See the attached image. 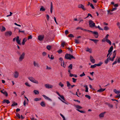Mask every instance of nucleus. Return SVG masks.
Listing matches in <instances>:
<instances>
[{
  "mask_svg": "<svg viewBox=\"0 0 120 120\" xmlns=\"http://www.w3.org/2000/svg\"><path fill=\"white\" fill-rule=\"evenodd\" d=\"M116 54V51L115 50L113 52V56L112 58H111L110 57V56H109V57L107 58L106 60L105 61V63L106 64H107L109 61V60H110L112 61H113L114 60V59L115 57Z\"/></svg>",
  "mask_w": 120,
  "mask_h": 120,
  "instance_id": "f257e3e1",
  "label": "nucleus"
},
{
  "mask_svg": "<svg viewBox=\"0 0 120 120\" xmlns=\"http://www.w3.org/2000/svg\"><path fill=\"white\" fill-rule=\"evenodd\" d=\"M65 58L66 59L69 60H71L72 59H75V58L73 55L68 53H66L65 54Z\"/></svg>",
  "mask_w": 120,
  "mask_h": 120,
  "instance_id": "f03ea898",
  "label": "nucleus"
},
{
  "mask_svg": "<svg viewBox=\"0 0 120 120\" xmlns=\"http://www.w3.org/2000/svg\"><path fill=\"white\" fill-rule=\"evenodd\" d=\"M15 40L18 44L20 45H21V39H19V36H17V37H15L13 38V41H15Z\"/></svg>",
  "mask_w": 120,
  "mask_h": 120,
  "instance_id": "7ed1b4c3",
  "label": "nucleus"
},
{
  "mask_svg": "<svg viewBox=\"0 0 120 120\" xmlns=\"http://www.w3.org/2000/svg\"><path fill=\"white\" fill-rule=\"evenodd\" d=\"M28 78L30 80L31 82L37 84L38 83V81L36 80L34 78L32 77H29Z\"/></svg>",
  "mask_w": 120,
  "mask_h": 120,
  "instance_id": "20e7f679",
  "label": "nucleus"
},
{
  "mask_svg": "<svg viewBox=\"0 0 120 120\" xmlns=\"http://www.w3.org/2000/svg\"><path fill=\"white\" fill-rule=\"evenodd\" d=\"M89 23L90 27L92 28L95 26V23L92 20H90L89 21Z\"/></svg>",
  "mask_w": 120,
  "mask_h": 120,
  "instance_id": "39448f33",
  "label": "nucleus"
},
{
  "mask_svg": "<svg viewBox=\"0 0 120 120\" xmlns=\"http://www.w3.org/2000/svg\"><path fill=\"white\" fill-rule=\"evenodd\" d=\"M25 55V54L24 52L22 53V54L20 55L19 58V62L21 61L24 59Z\"/></svg>",
  "mask_w": 120,
  "mask_h": 120,
  "instance_id": "423d86ee",
  "label": "nucleus"
},
{
  "mask_svg": "<svg viewBox=\"0 0 120 120\" xmlns=\"http://www.w3.org/2000/svg\"><path fill=\"white\" fill-rule=\"evenodd\" d=\"M12 32L10 31H6L5 33V36H10L12 34Z\"/></svg>",
  "mask_w": 120,
  "mask_h": 120,
  "instance_id": "0eeeda50",
  "label": "nucleus"
},
{
  "mask_svg": "<svg viewBox=\"0 0 120 120\" xmlns=\"http://www.w3.org/2000/svg\"><path fill=\"white\" fill-rule=\"evenodd\" d=\"M91 32L94 35V36L96 38H97L98 37L99 35L98 33L97 32L91 31Z\"/></svg>",
  "mask_w": 120,
  "mask_h": 120,
  "instance_id": "6e6552de",
  "label": "nucleus"
},
{
  "mask_svg": "<svg viewBox=\"0 0 120 120\" xmlns=\"http://www.w3.org/2000/svg\"><path fill=\"white\" fill-rule=\"evenodd\" d=\"M44 35H39L38 37V39L40 41H41L43 40L44 38Z\"/></svg>",
  "mask_w": 120,
  "mask_h": 120,
  "instance_id": "1a4fd4ad",
  "label": "nucleus"
},
{
  "mask_svg": "<svg viewBox=\"0 0 120 120\" xmlns=\"http://www.w3.org/2000/svg\"><path fill=\"white\" fill-rule=\"evenodd\" d=\"M78 7L79 8H82V9L84 11L86 10L85 8H84V6L82 4H80L78 5Z\"/></svg>",
  "mask_w": 120,
  "mask_h": 120,
  "instance_id": "9d476101",
  "label": "nucleus"
},
{
  "mask_svg": "<svg viewBox=\"0 0 120 120\" xmlns=\"http://www.w3.org/2000/svg\"><path fill=\"white\" fill-rule=\"evenodd\" d=\"M90 59L91 62L93 63H94L95 62V60L94 59L93 57L91 56H90Z\"/></svg>",
  "mask_w": 120,
  "mask_h": 120,
  "instance_id": "9b49d317",
  "label": "nucleus"
},
{
  "mask_svg": "<svg viewBox=\"0 0 120 120\" xmlns=\"http://www.w3.org/2000/svg\"><path fill=\"white\" fill-rule=\"evenodd\" d=\"M45 86L46 88L48 89L51 88L53 87L52 86L49 85L48 84H45Z\"/></svg>",
  "mask_w": 120,
  "mask_h": 120,
  "instance_id": "f8f14e48",
  "label": "nucleus"
},
{
  "mask_svg": "<svg viewBox=\"0 0 120 120\" xmlns=\"http://www.w3.org/2000/svg\"><path fill=\"white\" fill-rule=\"evenodd\" d=\"M46 9L45 8L44 6H41V8H40V11L41 12H44L45 11Z\"/></svg>",
  "mask_w": 120,
  "mask_h": 120,
  "instance_id": "ddd939ff",
  "label": "nucleus"
},
{
  "mask_svg": "<svg viewBox=\"0 0 120 120\" xmlns=\"http://www.w3.org/2000/svg\"><path fill=\"white\" fill-rule=\"evenodd\" d=\"M19 75V73L17 71H15L14 74V76L15 78H17Z\"/></svg>",
  "mask_w": 120,
  "mask_h": 120,
  "instance_id": "4468645a",
  "label": "nucleus"
},
{
  "mask_svg": "<svg viewBox=\"0 0 120 120\" xmlns=\"http://www.w3.org/2000/svg\"><path fill=\"white\" fill-rule=\"evenodd\" d=\"M33 64L34 67H36L38 68L39 67V65L38 63H36L35 61L34 62Z\"/></svg>",
  "mask_w": 120,
  "mask_h": 120,
  "instance_id": "2eb2a0df",
  "label": "nucleus"
},
{
  "mask_svg": "<svg viewBox=\"0 0 120 120\" xmlns=\"http://www.w3.org/2000/svg\"><path fill=\"white\" fill-rule=\"evenodd\" d=\"M42 96L46 99L47 100L49 101H51L52 100L50 98H49V97L46 96L44 95H42Z\"/></svg>",
  "mask_w": 120,
  "mask_h": 120,
  "instance_id": "dca6fc26",
  "label": "nucleus"
},
{
  "mask_svg": "<svg viewBox=\"0 0 120 120\" xmlns=\"http://www.w3.org/2000/svg\"><path fill=\"white\" fill-rule=\"evenodd\" d=\"M105 112H102L99 115V116L100 118L103 117H104V115L105 113Z\"/></svg>",
  "mask_w": 120,
  "mask_h": 120,
  "instance_id": "f3484780",
  "label": "nucleus"
},
{
  "mask_svg": "<svg viewBox=\"0 0 120 120\" xmlns=\"http://www.w3.org/2000/svg\"><path fill=\"white\" fill-rule=\"evenodd\" d=\"M53 10V5L52 2H51V6L50 8V11L51 14H52V12Z\"/></svg>",
  "mask_w": 120,
  "mask_h": 120,
  "instance_id": "a211bd4d",
  "label": "nucleus"
},
{
  "mask_svg": "<svg viewBox=\"0 0 120 120\" xmlns=\"http://www.w3.org/2000/svg\"><path fill=\"white\" fill-rule=\"evenodd\" d=\"M3 103H6L7 104H8L10 103V102L8 100L5 99L3 102Z\"/></svg>",
  "mask_w": 120,
  "mask_h": 120,
  "instance_id": "6ab92c4d",
  "label": "nucleus"
},
{
  "mask_svg": "<svg viewBox=\"0 0 120 120\" xmlns=\"http://www.w3.org/2000/svg\"><path fill=\"white\" fill-rule=\"evenodd\" d=\"M105 89H102L101 88L100 89L98 90L97 91L98 92H102L103 91H105Z\"/></svg>",
  "mask_w": 120,
  "mask_h": 120,
  "instance_id": "aec40b11",
  "label": "nucleus"
},
{
  "mask_svg": "<svg viewBox=\"0 0 120 120\" xmlns=\"http://www.w3.org/2000/svg\"><path fill=\"white\" fill-rule=\"evenodd\" d=\"M113 49V46H112L111 47L109 48V50H108V52H111Z\"/></svg>",
  "mask_w": 120,
  "mask_h": 120,
  "instance_id": "412c9836",
  "label": "nucleus"
},
{
  "mask_svg": "<svg viewBox=\"0 0 120 120\" xmlns=\"http://www.w3.org/2000/svg\"><path fill=\"white\" fill-rule=\"evenodd\" d=\"M113 91L116 94H119L120 92L119 91H117L116 89H115L113 90Z\"/></svg>",
  "mask_w": 120,
  "mask_h": 120,
  "instance_id": "4be33fe9",
  "label": "nucleus"
},
{
  "mask_svg": "<svg viewBox=\"0 0 120 120\" xmlns=\"http://www.w3.org/2000/svg\"><path fill=\"white\" fill-rule=\"evenodd\" d=\"M40 105L42 107H44L45 106L44 102L43 101L41 102L40 103Z\"/></svg>",
  "mask_w": 120,
  "mask_h": 120,
  "instance_id": "5701e85b",
  "label": "nucleus"
},
{
  "mask_svg": "<svg viewBox=\"0 0 120 120\" xmlns=\"http://www.w3.org/2000/svg\"><path fill=\"white\" fill-rule=\"evenodd\" d=\"M86 49V52H89L90 53H92V50L91 49H89L88 48H87Z\"/></svg>",
  "mask_w": 120,
  "mask_h": 120,
  "instance_id": "b1692460",
  "label": "nucleus"
},
{
  "mask_svg": "<svg viewBox=\"0 0 120 120\" xmlns=\"http://www.w3.org/2000/svg\"><path fill=\"white\" fill-rule=\"evenodd\" d=\"M27 41L26 39L25 38H24L23 40L22 41V44L23 45H24L25 44V42Z\"/></svg>",
  "mask_w": 120,
  "mask_h": 120,
  "instance_id": "393cba45",
  "label": "nucleus"
},
{
  "mask_svg": "<svg viewBox=\"0 0 120 120\" xmlns=\"http://www.w3.org/2000/svg\"><path fill=\"white\" fill-rule=\"evenodd\" d=\"M76 110L82 113H85L86 112L85 111H84L82 110H80L79 109H76Z\"/></svg>",
  "mask_w": 120,
  "mask_h": 120,
  "instance_id": "a878e982",
  "label": "nucleus"
},
{
  "mask_svg": "<svg viewBox=\"0 0 120 120\" xmlns=\"http://www.w3.org/2000/svg\"><path fill=\"white\" fill-rule=\"evenodd\" d=\"M70 76L71 77L74 76L76 78L77 77V75H74L71 73H70Z\"/></svg>",
  "mask_w": 120,
  "mask_h": 120,
  "instance_id": "bb28decb",
  "label": "nucleus"
},
{
  "mask_svg": "<svg viewBox=\"0 0 120 120\" xmlns=\"http://www.w3.org/2000/svg\"><path fill=\"white\" fill-rule=\"evenodd\" d=\"M34 92L35 94H39V91L36 90H34Z\"/></svg>",
  "mask_w": 120,
  "mask_h": 120,
  "instance_id": "cd10ccee",
  "label": "nucleus"
},
{
  "mask_svg": "<svg viewBox=\"0 0 120 120\" xmlns=\"http://www.w3.org/2000/svg\"><path fill=\"white\" fill-rule=\"evenodd\" d=\"M84 87H85L86 88L85 91L86 92H88V88L87 87V85H84Z\"/></svg>",
  "mask_w": 120,
  "mask_h": 120,
  "instance_id": "c85d7f7f",
  "label": "nucleus"
},
{
  "mask_svg": "<svg viewBox=\"0 0 120 120\" xmlns=\"http://www.w3.org/2000/svg\"><path fill=\"white\" fill-rule=\"evenodd\" d=\"M6 30V28H5L3 26H2V29L1 30V31L2 32H3L4 31Z\"/></svg>",
  "mask_w": 120,
  "mask_h": 120,
  "instance_id": "c756f323",
  "label": "nucleus"
},
{
  "mask_svg": "<svg viewBox=\"0 0 120 120\" xmlns=\"http://www.w3.org/2000/svg\"><path fill=\"white\" fill-rule=\"evenodd\" d=\"M41 98H36L34 99V100L35 101H37L41 100Z\"/></svg>",
  "mask_w": 120,
  "mask_h": 120,
  "instance_id": "7c9ffc66",
  "label": "nucleus"
},
{
  "mask_svg": "<svg viewBox=\"0 0 120 120\" xmlns=\"http://www.w3.org/2000/svg\"><path fill=\"white\" fill-rule=\"evenodd\" d=\"M107 43H108L110 45H111V41L109 39H107V40H106V41Z\"/></svg>",
  "mask_w": 120,
  "mask_h": 120,
  "instance_id": "2f4dec72",
  "label": "nucleus"
},
{
  "mask_svg": "<svg viewBox=\"0 0 120 120\" xmlns=\"http://www.w3.org/2000/svg\"><path fill=\"white\" fill-rule=\"evenodd\" d=\"M66 48L68 49V50L70 51L71 52V53H72V48L71 47V48L67 47Z\"/></svg>",
  "mask_w": 120,
  "mask_h": 120,
  "instance_id": "473e14b6",
  "label": "nucleus"
},
{
  "mask_svg": "<svg viewBox=\"0 0 120 120\" xmlns=\"http://www.w3.org/2000/svg\"><path fill=\"white\" fill-rule=\"evenodd\" d=\"M68 68L69 69H72V64H71L68 66Z\"/></svg>",
  "mask_w": 120,
  "mask_h": 120,
  "instance_id": "72a5a7b5",
  "label": "nucleus"
},
{
  "mask_svg": "<svg viewBox=\"0 0 120 120\" xmlns=\"http://www.w3.org/2000/svg\"><path fill=\"white\" fill-rule=\"evenodd\" d=\"M103 63L102 62H100L99 63L97 64H96V66H100Z\"/></svg>",
  "mask_w": 120,
  "mask_h": 120,
  "instance_id": "f704fd0d",
  "label": "nucleus"
},
{
  "mask_svg": "<svg viewBox=\"0 0 120 120\" xmlns=\"http://www.w3.org/2000/svg\"><path fill=\"white\" fill-rule=\"evenodd\" d=\"M3 94L5 95L6 97H7L8 96V94L7 92L6 91H4V92Z\"/></svg>",
  "mask_w": 120,
  "mask_h": 120,
  "instance_id": "c9c22d12",
  "label": "nucleus"
},
{
  "mask_svg": "<svg viewBox=\"0 0 120 120\" xmlns=\"http://www.w3.org/2000/svg\"><path fill=\"white\" fill-rule=\"evenodd\" d=\"M65 45H66V43L65 42H63L61 43V46L63 47H64V46Z\"/></svg>",
  "mask_w": 120,
  "mask_h": 120,
  "instance_id": "e433bc0d",
  "label": "nucleus"
},
{
  "mask_svg": "<svg viewBox=\"0 0 120 120\" xmlns=\"http://www.w3.org/2000/svg\"><path fill=\"white\" fill-rule=\"evenodd\" d=\"M17 29H18L19 30V33H20V32H22L24 34L25 31H21L20 30V29L19 28H17Z\"/></svg>",
  "mask_w": 120,
  "mask_h": 120,
  "instance_id": "4c0bfd02",
  "label": "nucleus"
},
{
  "mask_svg": "<svg viewBox=\"0 0 120 120\" xmlns=\"http://www.w3.org/2000/svg\"><path fill=\"white\" fill-rule=\"evenodd\" d=\"M51 47L50 45H48L47 46L46 48L47 49L49 50H50L51 49Z\"/></svg>",
  "mask_w": 120,
  "mask_h": 120,
  "instance_id": "58836bf2",
  "label": "nucleus"
},
{
  "mask_svg": "<svg viewBox=\"0 0 120 120\" xmlns=\"http://www.w3.org/2000/svg\"><path fill=\"white\" fill-rule=\"evenodd\" d=\"M76 107L77 109H81L82 108V107H81L79 105H77L76 106Z\"/></svg>",
  "mask_w": 120,
  "mask_h": 120,
  "instance_id": "ea45409f",
  "label": "nucleus"
},
{
  "mask_svg": "<svg viewBox=\"0 0 120 120\" xmlns=\"http://www.w3.org/2000/svg\"><path fill=\"white\" fill-rule=\"evenodd\" d=\"M109 29V28L107 26H105L104 27V30H108Z\"/></svg>",
  "mask_w": 120,
  "mask_h": 120,
  "instance_id": "a19ab883",
  "label": "nucleus"
},
{
  "mask_svg": "<svg viewBox=\"0 0 120 120\" xmlns=\"http://www.w3.org/2000/svg\"><path fill=\"white\" fill-rule=\"evenodd\" d=\"M18 105V104L17 103H15L14 102L12 105L11 106H14L17 105Z\"/></svg>",
  "mask_w": 120,
  "mask_h": 120,
  "instance_id": "79ce46f5",
  "label": "nucleus"
},
{
  "mask_svg": "<svg viewBox=\"0 0 120 120\" xmlns=\"http://www.w3.org/2000/svg\"><path fill=\"white\" fill-rule=\"evenodd\" d=\"M68 37L70 38H73L74 37V36L72 34H69L68 36Z\"/></svg>",
  "mask_w": 120,
  "mask_h": 120,
  "instance_id": "37998d69",
  "label": "nucleus"
},
{
  "mask_svg": "<svg viewBox=\"0 0 120 120\" xmlns=\"http://www.w3.org/2000/svg\"><path fill=\"white\" fill-rule=\"evenodd\" d=\"M67 86L68 87H69L70 86H71V85L70 84V83L69 82L67 81Z\"/></svg>",
  "mask_w": 120,
  "mask_h": 120,
  "instance_id": "c03bdc74",
  "label": "nucleus"
},
{
  "mask_svg": "<svg viewBox=\"0 0 120 120\" xmlns=\"http://www.w3.org/2000/svg\"><path fill=\"white\" fill-rule=\"evenodd\" d=\"M85 97L87 98H88L89 99H90L91 98L90 97V96L87 95H85Z\"/></svg>",
  "mask_w": 120,
  "mask_h": 120,
  "instance_id": "a18cd8bd",
  "label": "nucleus"
},
{
  "mask_svg": "<svg viewBox=\"0 0 120 120\" xmlns=\"http://www.w3.org/2000/svg\"><path fill=\"white\" fill-rule=\"evenodd\" d=\"M108 105L110 108H112L113 107V105L112 104H108Z\"/></svg>",
  "mask_w": 120,
  "mask_h": 120,
  "instance_id": "49530a36",
  "label": "nucleus"
},
{
  "mask_svg": "<svg viewBox=\"0 0 120 120\" xmlns=\"http://www.w3.org/2000/svg\"><path fill=\"white\" fill-rule=\"evenodd\" d=\"M75 42L77 44L79 43H80L79 41L78 40L76 39H75Z\"/></svg>",
  "mask_w": 120,
  "mask_h": 120,
  "instance_id": "de8ad7c7",
  "label": "nucleus"
},
{
  "mask_svg": "<svg viewBox=\"0 0 120 120\" xmlns=\"http://www.w3.org/2000/svg\"><path fill=\"white\" fill-rule=\"evenodd\" d=\"M96 64H95L93 65H91L90 66V67L91 68H95L96 67Z\"/></svg>",
  "mask_w": 120,
  "mask_h": 120,
  "instance_id": "09e8293b",
  "label": "nucleus"
},
{
  "mask_svg": "<svg viewBox=\"0 0 120 120\" xmlns=\"http://www.w3.org/2000/svg\"><path fill=\"white\" fill-rule=\"evenodd\" d=\"M89 16H90L92 18L93 17L91 14H90L89 13L88 14V15L87 16L86 18H85L84 19H86V18L88 17Z\"/></svg>",
  "mask_w": 120,
  "mask_h": 120,
  "instance_id": "8fccbe9b",
  "label": "nucleus"
},
{
  "mask_svg": "<svg viewBox=\"0 0 120 120\" xmlns=\"http://www.w3.org/2000/svg\"><path fill=\"white\" fill-rule=\"evenodd\" d=\"M57 52L59 53L60 54L62 52V51L61 49H60L57 51Z\"/></svg>",
  "mask_w": 120,
  "mask_h": 120,
  "instance_id": "3c124183",
  "label": "nucleus"
},
{
  "mask_svg": "<svg viewBox=\"0 0 120 120\" xmlns=\"http://www.w3.org/2000/svg\"><path fill=\"white\" fill-rule=\"evenodd\" d=\"M59 85L62 87H63L64 86V84L62 83L61 82H60L59 83Z\"/></svg>",
  "mask_w": 120,
  "mask_h": 120,
  "instance_id": "603ef678",
  "label": "nucleus"
},
{
  "mask_svg": "<svg viewBox=\"0 0 120 120\" xmlns=\"http://www.w3.org/2000/svg\"><path fill=\"white\" fill-rule=\"evenodd\" d=\"M25 84L26 86H28L30 87L31 86L29 84V83L27 82H26L25 83Z\"/></svg>",
  "mask_w": 120,
  "mask_h": 120,
  "instance_id": "864d4df0",
  "label": "nucleus"
},
{
  "mask_svg": "<svg viewBox=\"0 0 120 120\" xmlns=\"http://www.w3.org/2000/svg\"><path fill=\"white\" fill-rule=\"evenodd\" d=\"M46 16L47 20L49 21V15H48L47 14L46 15Z\"/></svg>",
  "mask_w": 120,
  "mask_h": 120,
  "instance_id": "5fc2aeb1",
  "label": "nucleus"
},
{
  "mask_svg": "<svg viewBox=\"0 0 120 120\" xmlns=\"http://www.w3.org/2000/svg\"><path fill=\"white\" fill-rule=\"evenodd\" d=\"M72 79L73 80V82H76V81L77 80V79H75V78H72Z\"/></svg>",
  "mask_w": 120,
  "mask_h": 120,
  "instance_id": "6e6d98bb",
  "label": "nucleus"
},
{
  "mask_svg": "<svg viewBox=\"0 0 120 120\" xmlns=\"http://www.w3.org/2000/svg\"><path fill=\"white\" fill-rule=\"evenodd\" d=\"M63 100L65 101L64 98V96L62 95H61L60 96Z\"/></svg>",
  "mask_w": 120,
  "mask_h": 120,
  "instance_id": "4d7b16f0",
  "label": "nucleus"
},
{
  "mask_svg": "<svg viewBox=\"0 0 120 120\" xmlns=\"http://www.w3.org/2000/svg\"><path fill=\"white\" fill-rule=\"evenodd\" d=\"M60 115L61 116H62L63 118V120H65V118L63 115L61 113L60 114Z\"/></svg>",
  "mask_w": 120,
  "mask_h": 120,
  "instance_id": "13d9d810",
  "label": "nucleus"
},
{
  "mask_svg": "<svg viewBox=\"0 0 120 120\" xmlns=\"http://www.w3.org/2000/svg\"><path fill=\"white\" fill-rule=\"evenodd\" d=\"M107 39H106L105 38L102 40V41L103 42H104L105 41H106V40H107Z\"/></svg>",
  "mask_w": 120,
  "mask_h": 120,
  "instance_id": "bf43d9fd",
  "label": "nucleus"
},
{
  "mask_svg": "<svg viewBox=\"0 0 120 120\" xmlns=\"http://www.w3.org/2000/svg\"><path fill=\"white\" fill-rule=\"evenodd\" d=\"M85 75V74L84 73V72H83L82 73V74H80V77H82L83 76H84Z\"/></svg>",
  "mask_w": 120,
  "mask_h": 120,
  "instance_id": "052dcab7",
  "label": "nucleus"
},
{
  "mask_svg": "<svg viewBox=\"0 0 120 120\" xmlns=\"http://www.w3.org/2000/svg\"><path fill=\"white\" fill-rule=\"evenodd\" d=\"M76 29L77 30L80 29L82 30H83V29L82 28L80 27H77L76 28Z\"/></svg>",
  "mask_w": 120,
  "mask_h": 120,
  "instance_id": "680f3d73",
  "label": "nucleus"
},
{
  "mask_svg": "<svg viewBox=\"0 0 120 120\" xmlns=\"http://www.w3.org/2000/svg\"><path fill=\"white\" fill-rule=\"evenodd\" d=\"M83 30L84 31H87V32H91V30H87V29H83Z\"/></svg>",
  "mask_w": 120,
  "mask_h": 120,
  "instance_id": "e2e57ef3",
  "label": "nucleus"
},
{
  "mask_svg": "<svg viewBox=\"0 0 120 120\" xmlns=\"http://www.w3.org/2000/svg\"><path fill=\"white\" fill-rule=\"evenodd\" d=\"M117 9V8H113L111 10V11H115Z\"/></svg>",
  "mask_w": 120,
  "mask_h": 120,
  "instance_id": "0e129e2a",
  "label": "nucleus"
},
{
  "mask_svg": "<svg viewBox=\"0 0 120 120\" xmlns=\"http://www.w3.org/2000/svg\"><path fill=\"white\" fill-rule=\"evenodd\" d=\"M90 6L92 8V9H94L95 8L93 5V4H90Z\"/></svg>",
  "mask_w": 120,
  "mask_h": 120,
  "instance_id": "69168bd1",
  "label": "nucleus"
},
{
  "mask_svg": "<svg viewBox=\"0 0 120 120\" xmlns=\"http://www.w3.org/2000/svg\"><path fill=\"white\" fill-rule=\"evenodd\" d=\"M98 28L100 30H103V29L101 28L99 26H97Z\"/></svg>",
  "mask_w": 120,
  "mask_h": 120,
  "instance_id": "338daca9",
  "label": "nucleus"
},
{
  "mask_svg": "<svg viewBox=\"0 0 120 120\" xmlns=\"http://www.w3.org/2000/svg\"><path fill=\"white\" fill-rule=\"evenodd\" d=\"M16 116L18 117L19 119H20L21 118L20 115L19 113H16Z\"/></svg>",
  "mask_w": 120,
  "mask_h": 120,
  "instance_id": "774afa93",
  "label": "nucleus"
}]
</instances>
